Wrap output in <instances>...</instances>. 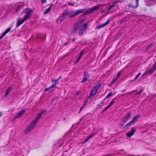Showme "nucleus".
Here are the masks:
<instances>
[{
  "instance_id": "nucleus-30",
  "label": "nucleus",
  "mask_w": 156,
  "mask_h": 156,
  "mask_svg": "<svg viewBox=\"0 0 156 156\" xmlns=\"http://www.w3.org/2000/svg\"><path fill=\"white\" fill-rule=\"evenodd\" d=\"M116 79H117V78H115L114 79V80L110 83L109 86H110L111 85H112V84H113L116 80Z\"/></svg>"
},
{
  "instance_id": "nucleus-51",
  "label": "nucleus",
  "mask_w": 156,
  "mask_h": 156,
  "mask_svg": "<svg viewBox=\"0 0 156 156\" xmlns=\"http://www.w3.org/2000/svg\"><path fill=\"white\" fill-rule=\"evenodd\" d=\"M75 38H74L73 39V40H72V41H75Z\"/></svg>"
},
{
  "instance_id": "nucleus-50",
  "label": "nucleus",
  "mask_w": 156,
  "mask_h": 156,
  "mask_svg": "<svg viewBox=\"0 0 156 156\" xmlns=\"http://www.w3.org/2000/svg\"><path fill=\"white\" fill-rule=\"evenodd\" d=\"M84 107V106H82V107H81L80 108V111H81L82 110V109Z\"/></svg>"
},
{
  "instance_id": "nucleus-17",
  "label": "nucleus",
  "mask_w": 156,
  "mask_h": 156,
  "mask_svg": "<svg viewBox=\"0 0 156 156\" xmlns=\"http://www.w3.org/2000/svg\"><path fill=\"white\" fill-rule=\"evenodd\" d=\"M11 89L12 87H9L5 91V94L4 95L5 96H6L9 94V93L11 90Z\"/></svg>"
},
{
  "instance_id": "nucleus-26",
  "label": "nucleus",
  "mask_w": 156,
  "mask_h": 156,
  "mask_svg": "<svg viewBox=\"0 0 156 156\" xmlns=\"http://www.w3.org/2000/svg\"><path fill=\"white\" fill-rule=\"evenodd\" d=\"M115 3L114 2L112 4V5H111L110 7L109 8L108 10H111V9H112V8L113 7H114L115 6Z\"/></svg>"
},
{
  "instance_id": "nucleus-45",
  "label": "nucleus",
  "mask_w": 156,
  "mask_h": 156,
  "mask_svg": "<svg viewBox=\"0 0 156 156\" xmlns=\"http://www.w3.org/2000/svg\"><path fill=\"white\" fill-rule=\"evenodd\" d=\"M82 55H80V56H79V57L78 58V59H80L81 58V57Z\"/></svg>"
},
{
  "instance_id": "nucleus-40",
  "label": "nucleus",
  "mask_w": 156,
  "mask_h": 156,
  "mask_svg": "<svg viewBox=\"0 0 156 156\" xmlns=\"http://www.w3.org/2000/svg\"><path fill=\"white\" fill-rule=\"evenodd\" d=\"M84 52L83 51V50L80 53V55H82L84 54Z\"/></svg>"
},
{
  "instance_id": "nucleus-29",
  "label": "nucleus",
  "mask_w": 156,
  "mask_h": 156,
  "mask_svg": "<svg viewBox=\"0 0 156 156\" xmlns=\"http://www.w3.org/2000/svg\"><path fill=\"white\" fill-rule=\"evenodd\" d=\"M121 35V34H118L115 37V40H117Z\"/></svg>"
},
{
  "instance_id": "nucleus-38",
  "label": "nucleus",
  "mask_w": 156,
  "mask_h": 156,
  "mask_svg": "<svg viewBox=\"0 0 156 156\" xmlns=\"http://www.w3.org/2000/svg\"><path fill=\"white\" fill-rule=\"evenodd\" d=\"M94 134V133H93L92 134H91V135L88 136V137L89 138H91Z\"/></svg>"
},
{
  "instance_id": "nucleus-11",
  "label": "nucleus",
  "mask_w": 156,
  "mask_h": 156,
  "mask_svg": "<svg viewBox=\"0 0 156 156\" xmlns=\"http://www.w3.org/2000/svg\"><path fill=\"white\" fill-rule=\"evenodd\" d=\"M105 5V4L99 5L94 6L92 8V11L94 12L95 11L99 9L101 7V6Z\"/></svg>"
},
{
  "instance_id": "nucleus-5",
  "label": "nucleus",
  "mask_w": 156,
  "mask_h": 156,
  "mask_svg": "<svg viewBox=\"0 0 156 156\" xmlns=\"http://www.w3.org/2000/svg\"><path fill=\"white\" fill-rule=\"evenodd\" d=\"M32 9L29 8H27L25 9L24 11L22 12V13L25 12L26 14L24 18L26 19H28L29 18V15L32 12Z\"/></svg>"
},
{
  "instance_id": "nucleus-60",
  "label": "nucleus",
  "mask_w": 156,
  "mask_h": 156,
  "mask_svg": "<svg viewBox=\"0 0 156 156\" xmlns=\"http://www.w3.org/2000/svg\"><path fill=\"white\" fill-rule=\"evenodd\" d=\"M136 91V90H135L134 91ZM133 92H134V91Z\"/></svg>"
},
{
  "instance_id": "nucleus-8",
  "label": "nucleus",
  "mask_w": 156,
  "mask_h": 156,
  "mask_svg": "<svg viewBox=\"0 0 156 156\" xmlns=\"http://www.w3.org/2000/svg\"><path fill=\"white\" fill-rule=\"evenodd\" d=\"M90 76L89 74L87 72H85L84 73L83 78L81 82H84L87 81Z\"/></svg>"
},
{
  "instance_id": "nucleus-46",
  "label": "nucleus",
  "mask_w": 156,
  "mask_h": 156,
  "mask_svg": "<svg viewBox=\"0 0 156 156\" xmlns=\"http://www.w3.org/2000/svg\"><path fill=\"white\" fill-rule=\"evenodd\" d=\"M79 60H80L79 59H78L77 58V60L75 62V63H77V62H78L79 61Z\"/></svg>"
},
{
  "instance_id": "nucleus-14",
  "label": "nucleus",
  "mask_w": 156,
  "mask_h": 156,
  "mask_svg": "<svg viewBox=\"0 0 156 156\" xmlns=\"http://www.w3.org/2000/svg\"><path fill=\"white\" fill-rule=\"evenodd\" d=\"M25 112V110L22 111L21 112H19L15 116V119H17L20 117Z\"/></svg>"
},
{
  "instance_id": "nucleus-49",
  "label": "nucleus",
  "mask_w": 156,
  "mask_h": 156,
  "mask_svg": "<svg viewBox=\"0 0 156 156\" xmlns=\"http://www.w3.org/2000/svg\"><path fill=\"white\" fill-rule=\"evenodd\" d=\"M2 112H0V117H1V116L2 115Z\"/></svg>"
},
{
  "instance_id": "nucleus-35",
  "label": "nucleus",
  "mask_w": 156,
  "mask_h": 156,
  "mask_svg": "<svg viewBox=\"0 0 156 156\" xmlns=\"http://www.w3.org/2000/svg\"><path fill=\"white\" fill-rule=\"evenodd\" d=\"M87 25H88L87 23H85L84 24L83 26L86 29L87 27Z\"/></svg>"
},
{
  "instance_id": "nucleus-59",
  "label": "nucleus",
  "mask_w": 156,
  "mask_h": 156,
  "mask_svg": "<svg viewBox=\"0 0 156 156\" xmlns=\"http://www.w3.org/2000/svg\"><path fill=\"white\" fill-rule=\"evenodd\" d=\"M65 119H66V118H64V120H65Z\"/></svg>"
},
{
  "instance_id": "nucleus-15",
  "label": "nucleus",
  "mask_w": 156,
  "mask_h": 156,
  "mask_svg": "<svg viewBox=\"0 0 156 156\" xmlns=\"http://www.w3.org/2000/svg\"><path fill=\"white\" fill-rule=\"evenodd\" d=\"M52 82L53 83V84L50 87L46 88L44 90L45 91H47L49 90L51 88H53L55 86L56 84V81L55 80H52Z\"/></svg>"
},
{
  "instance_id": "nucleus-10",
  "label": "nucleus",
  "mask_w": 156,
  "mask_h": 156,
  "mask_svg": "<svg viewBox=\"0 0 156 156\" xmlns=\"http://www.w3.org/2000/svg\"><path fill=\"white\" fill-rule=\"evenodd\" d=\"M68 11L67 10H65L62 13V16L60 18V20L62 21L66 17L68 14Z\"/></svg>"
},
{
  "instance_id": "nucleus-37",
  "label": "nucleus",
  "mask_w": 156,
  "mask_h": 156,
  "mask_svg": "<svg viewBox=\"0 0 156 156\" xmlns=\"http://www.w3.org/2000/svg\"><path fill=\"white\" fill-rule=\"evenodd\" d=\"M83 33V30L82 29H81L80 31L79 32V34H82Z\"/></svg>"
},
{
  "instance_id": "nucleus-32",
  "label": "nucleus",
  "mask_w": 156,
  "mask_h": 156,
  "mask_svg": "<svg viewBox=\"0 0 156 156\" xmlns=\"http://www.w3.org/2000/svg\"><path fill=\"white\" fill-rule=\"evenodd\" d=\"M143 91V89H141V90H140V91L139 92H138V93H136L135 94V95H137L140 94L141 92H142Z\"/></svg>"
},
{
  "instance_id": "nucleus-36",
  "label": "nucleus",
  "mask_w": 156,
  "mask_h": 156,
  "mask_svg": "<svg viewBox=\"0 0 156 156\" xmlns=\"http://www.w3.org/2000/svg\"><path fill=\"white\" fill-rule=\"evenodd\" d=\"M61 77H61V76H60V77H59V78H58V79H57V80H55V81H56V83H57V81H58L59 79H61Z\"/></svg>"
},
{
  "instance_id": "nucleus-13",
  "label": "nucleus",
  "mask_w": 156,
  "mask_h": 156,
  "mask_svg": "<svg viewBox=\"0 0 156 156\" xmlns=\"http://www.w3.org/2000/svg\"><path fill=\"white\" fill-rule=\"evenodd\" d=\"M27 19H25V18H24V19L21 21L20 19H19L17 21V25L16 26V27H19Z\"/></svg>"
},
{
  "instance_id": "nucleus-6",
  "label": "nucleus",
  "mask_w": 156,
  "mask_h": 156,
  "mask_svg": "<svg viewBox=\"0 0 156 156\" xmlns=\"http://www.w3.org/2000/svg\"><path fill=\"white\" fill-rule=\"evenodd\" d=\"M156 69V62H155L153 65V67L150 69L149 71H147L145 72L144 74L143 75V76L144 75H147L151 74L155 69Z\"/></svg>"
},
{
  "instance_id": "nucleus-21",
  "label": "nucleus",
  "mask_w": 156,
  "mask_h": 156,
  "mask_svg": "<svg viewBox=\"0 0 156 156\" xmlns=\"http://www.w3.org/2000/svg\"><path fill=\"white\" fill-rule=\"evenodd\" d=\"M93 12V11H92V9H91L88 10L85 13L83 14H82V15H88Z\"/></svg>"
},
{
  "instance_id": "nucleus-27",
  "label": "nucleus",
  "mask_w": 156,
  "mask_h": 156,
  "mask_svg": "<svg viewBox=\"0 0 156 156\" xmlns=\"http://www.w3.org/2000/svg\"><path fill=\"white\" fill-rule=\"evenodd\" d=\"M140 74H141L140 73H138V74L137 75V76H136V77H135V78L134 79V80H131V82H132V81H133V80H136L137 79H138V77L139 76H140Z\"/></svg>"
},
{
  "instance_id": "nucleus-33",
  "label": "nucleus",
  "mask_w": 156,
  "mask_h": 156,
  "mask_svg": "<svg viewBox=\"0 0 156 156\" xmlns=\"http://www.w3.org/2000/svg\"><path fill=\"white\" fill-rule=\"evenodd\" d=\"M84 21H85V20H84L83 19L80 20H79V22H78V23H79V24L80 23H83L84 22Z\"/></svg>"
},
{
  "instance_id": "nucleus-28",
  "label": "nucleus",
  "mask_w": 156,
  "mask_h": 156,
  "mask_svg": "<svg viewBox=\"0 0 156 156\" xmlns=\"http://www.w3.org/2000/svg\"><path fill=\"white\" fill-rule=\"evenodd\" d=\"M113 95V94L112 93H109L106 97V98H108L112 96Z\"/></svg>"
},
{
  "instance_id": "nucleus-4",
  "label": "nucleus",
  "mask_w": 156,
  "mask_h": 156,
  "mask_svg": "<svg viewBox=\"0 0 156 156\" xmlns=\"http://www.w3.org/2000/svg\"><path fill=\"white\" fill-rule=\"evenodd\" d=\"M80 25L78 23H76L73 26V30L72 31L71 34L73 35L74 34L80 27Z\"/></svg>"
},
{
  "instance_id": "nucleus-31",
  "label": "nucleus",
  "mask_w": 156,
  "mask_h": 156,
  "mask_svg": "<svg viewBox=\"0 0 156 156\" xmlns=\"http://www.w3.org/2000/svg\"><path fill=\"white\" fill-rule=\"evenodd\" d=\"M152 44H150L149 45H148L147 48H146V49L147 50H148L149 49H150V48H151V47L152 46Z\"/></svg>"
},
{
  "instance_id": "nucleus-25",
  "label": "nucleus",
  "mask_w": 156,
  "mask_h": 156,
  "mask_svg": "<svg viewBox=\"0 0 156 156\" xmlns=\"http://www.w3.org/2000/svg\"><path fill=\"white\" fill-rule=\"evenodd\" d=\"M125 122L126 121L124 120V119L121 122L120 124V127H121L124 125V124Z\"/></svg>"
},
{
  "instance_id": "nucleus-22",
  "label": "nucleus",
  "mask_w": 156,
  "mask_h": 156,
  "mask_svg": "<svg viewBox=\"0 0 156 156\" xmlns=\"http://www.w3.org/2000/svg\"><path fill=\"white\" fill-rule=\"evenodd\" d=\"M11 27H9L3 33V36H4L7 33L9 32L11 30Z\"/></svg>"
},
{
  "instance_id": "nucleus-56",
  "label": "nucleus",
  "mask_w": 156,
  "mask_h": 156,
  "mask_svg": "<svg viewBox=\"0 0 156 156\" xmlns=\"http://www.w3.org/2000/svg\"><path fill=\"white\" fill-rule=\"evenodd\" d=\"M85 103H84L83 105V106H84V107L85 106Z\"/></svg>"
},
{
  "instance_id": "nucleus-39",
  "label": "nucleus",
  "mask_w": 156,
  "mask_h": 156,
  "mask_svg": "<svg viewBox=\"0 0 156 156\" xmlns=\"http://www.w3.org/2000/svg\"><path fill=\"white\" fill-rule=\"evenodd\" d=\"M108 107L107 106V107H106L104 109V110L103 111V112H104L105 111L107 110L108 109Z\"/></svg>"
},
{
  "instance_id": "nucleus-20",
  "label": "nucleus",
  "mask_w": 156,
  "mask_h": 156,
  "mask_svg": "<svg viewBox=\"0 0 156 156\" xmlns=\"http://www.w3.org/2000/svg\"><path fill=\"white\" fill-rule=\"evenodd\" d=\"M130 112H129L127 114H126V117L124 119V120H125L126 121L128 120V119L130 118Z\"/></svg>"
},
{
  "instance_id": "nucleus-52",
  "label": "nucleus",
  "mask_w": 156,
  "mask_h": 156,
  "mask_svg": "<svg viewBox=\"0 0 156 156\" xmlns=\"http://www.w3.org/2000/svg\"><path fill=\"white\" fill-rule=\"evenodd\" d=\"M68 4L69 5H73V4H72V3H69Z\"/></svg>"
},
{
  "instance_id": "nucleus-57",
  "label": "nucleus",
  "mask_w": 156,
  "mask_h": 156,
  "mask_svg": "<svg viewBox=\"0 0 156 156\" xmlns=\"http://www.w3.org/2000/svg\"><path fill=\"white\" fill-rule=\"evenodd\" d=\"M79 94V92H77V93H76V94H77V95H78Z\"/></svg>"
},
{
  "instance_id": "nucleus-53",
  "label": "nucleus",
  "mask_w": 156,
  "mask_h": 156,
  "mask_svg": "<svg viewBox=\"0 0 156 156\" xmlns=\"http://www.w3.org/2000/svg\"><path fill=\"white\" fill-rule=\"evenodd\" d=\"M4 36H3V33L2 34V36L0 37V39H1Z\"/></svg>"
},
{
  "instance_id": "nucleus-41",
  "label": "nucleus",
  "mask_w": 156,
  "mask_h": 156,
  "mask_svg": "<svg viewBox=\"0 0 156 156\" xmlns=\"http://www.w3.org/2000/svg\"><path fill=\"white\" fill-rule=\"evenodd\" d=\"M89 138L88 137L86 139V140H85L84 141V142H86L89 139Z\"/></svg>"
},
{
  "instance_id": "nucleus-23",
  "label": "nucleus",
  "mask_w": 156,
  "mask_h": 156,
  "mask_svg": "<svg viewBox=\"0 0 156 156\" xmlns=\"http://www.w3.org/2000/svg\"><path fill=\"white\" fill-rule=\"evenodd\" d=\"M83 10L80 9L77 10L75 12V14L76 15H78V14H80L82 12Z\"/></svg>"
},
{
  "instance_id": "nucleus-2",
  "label": "nucleus",
  "mask_w": 156,
  "mask_h": 156,
  "mask_svg": "<svg viewBox=\"0 0 156 156\" xmlns=\"http://www.w3.org/2000/svg\"><path fill=\"white\" fill-rule=\"evenodd\" d=\"M36 125L32 122L29 126L27 128L24 130V133L26 134H28L34 128Z\"/></svg>"
},
{
  "instance_id": "nucleus-47",
  "label": "nucleus",
  "mask_w": 156,
  "mask_h": 156,
  "mask_svg": "<svg viewBox=\"0 0 156 156\" xmlns=\"http://www.w3.org/2000/svg\"><path fill=\"white\" fill-rule=\"evenodd\" d=\"M112 105L110 104L107 107L109 108Z\"/></svg>"
},
{
  "instance_id": "nucleus-19",
  "label": "nucleus",
  "mask_w": 156,
  "mask_h": 156,
  "mask_svg": "<svg viewBox=\"0 0 156 156\" xmlns=\"http://www.w3.org/2000/svg\"><path fill=\"white\" fill-rule=\"evenodd\" d=\"M52 5H53L51 4L50 5V6L49 8L46 9L45 10V11L44 12V14H47L49 12V11L51 9V8Z\"/></svg>"
},
{
  "instance_id": "nucleus-16",
  "label": "nucleus",
  "mask_w": 156,
  "mask_h": 156,
  "mask_svg": "<svg viewBox=\"0 0 156 156\" xmlns=\"http://www.w3.org/2000/svg\"><path fill=\"white\" fill-rule=\"evenodd\" d=\"M139 0H136V6H134L133 5L131 4L129 5H128L130 7L133 8H136L137 7H138V5H139Z\"/></svg>"
},
{
  "instance_id": "nucleus-34",
  "label": "nucleus",
  "mask_w": 156,
  "mask_h": 156,
  "mask_svg": "<svg viewBox=\"0 0 156 156\" xmlns=\"http://www.w3.org/2000/svg\"><path fill=\"white\" fill-rule=\"evenodd\" d=\"M121 74V72H120V71L118 73V74H117V76L116 77V78H117H117L118 77H119L120 75Z\"/></svg>"
},
{
  "instance_id": "nucleus-1",
  "label": "nucleus",
  "mask_w": 156,
  "mask_h": 156,
  "mask_svg": "<svg viewBox=\"0 0 156 156\" xmlns=\"http://www.w3.org/2000/svg\"><path fill=\"white\" fill-rule=\"evenodd\" d=\"M140 116L139 115H136L135 116L130 122L126 125L124 128L126 129H127L129 126L134 124L135 122L136 121L137 119L140 118Z\"/></svg>"
},
{
  "instance_id": "nucleus-24",
  "label": "nucleus",
  "mask_w": 156,
  "mask_h": 156,
  "mask_svg": "<svg viewBox=\"0 0 156 156\" xmlns=\"http://www.w3.org/2000/svg\"><path fill=\"white\" fill-rule=\"evenodd\" d=\"M22 5L19 4L18 5L17 7L16 10V12H18V11L20 10V9L22 7Z\"/></svg>"
},
{
  "instance_id": "nucleus-3",
  "label": "nucleus",
  "mask_w": 156,
  "mask_h": 156,
  "mask_svg": "<svg viewBox=\"0 0 156 156\" xmlns=\"http://www.w3.org/2000/svg\"><path fill=\"white\" fill-rule=\"evenodd\" d=\"M99 86V85L98 86H96L93 88L91 91L90 92V95L88 96L89 98H91L97 92L98 89L100 88Z\"/></svg>"
},
{
  "instance_id": "nucleus-7",
  "label": "nucleus",
  "mask_w": 156,
  "mask_h": 156,
  "mask_svg": "<svg viewBox=\"0 0 156 156\" xmlns=\"http://www.w3.org/2000/svg\"><path fill=\"white\" fill-rule=\"evenodd\" d=\"M44 111H42L41 112L39 113L37 116L35 120L33 121H32V122L35 124V125H36V123L39 119H40L43 113H44Z\"/></svg>"
},
{
  "instance_id": "nucleus-58",
  "label": "nucleus",
  "mask_w": 156,
  "mask_h": 156,
  "mask_svg": "<svg viewBox=\"0 0 156 156\" xmlns=\"http://www.w3.org/2000/svg\"><path fill=\"white\" fill-rule=\"evenodd\" d=\"M125 90H123V91H122V92H124V91H125Z\"/></svg>"
},
{
  "instance_id": "nucleus-48",
  "label": "nucleus",
  "mask_w": 156,
  "mask_h": 156,
  "mask_svg": "<svg viewBox=\"0 0 156 156\" xmlns=\"http://www.w3.org/2000/svg\"><path fill=\"white\" fill-rule=\"evenodd\" d=\"M112 105L110 104L107 107L109 108Z\"/></svg>"
},
{
  "instance_id": "nucleus-44",
  "label": "nucleus",
  "mask_w": 156,
  "mask_h": 156,
  "mask_svg": "<svg viewBox=\"0 0 156 156\" xmlns=\"http://www.w3.org/2000/svg\"><path fill=\"white\" fill-rule=\"evenodd\" d=\"M82 55H80V56H79V57L78 58V59H80L81 58V57Z\"/></svg>"
},
{
  "instance_id": "nucleus-9",
  "label": "nucleus",
  "mask_w": 156,
  "mask_h": 156,
  "mask_svg": "<svg viewBox=\"0 0 156 156\" xmlns=\"http://www.w3.org/2000/svg\"><path fill=\"white\" fill-rule=\"evenodd\" d=\"M136 131V129L134 127H133L131 129L130 132H128L127 133V135L129 137H130L132 135H133Z\"/></svg>"
},
{
  "instance_id": "nucleus-18",
  "label": "nucleus",
  "mask_w": 156,
  "mask_h": 156,
  "mask_svg": "<svg viewBox=\"0 0 156 156\" xmlns=\"http://www.w3.org/2000/svg\"><path fill=\"white\" fill-rule=\"evenodd\" d=\"M68 14L69 15V17H72L75 16H76L75 12H69V13H68Z\"/></svg>"
},
{
  "instance_id": "nucleus-12",
  "label": "nucleus",
  "mask_w": 156,
  "mask_h": 156,
  "mask_svg": "<svg viewBox=\"0 0 156 156\" xmlns=\"http://www.w3.org/2000/svg\"><path fill=\"white\" fill-rule=\"evenodd\" d=\"M110 19H108L107 21L104 24H103L99 26H98L97 27V28H98V29H100L102 27H104L105 26H106V25H107L109 23L110 21Z\"/></svg>"
},
{
  "instance_id": "nucleus-55",
  "label": "nucleus",
  "mask_w": 156,
  "mask_h": 156,
  "mask_svg": "<svg viewBox=\"0 0 156 156\" xmlns=\"http://www.w3.org/2000/svg\"><path fill=\"white\" fill-rule=\"evenodd\" d=\"M87 100H85V103H87Z\"/></svg>"
},
{
  "instance_id": "nucleus-54",
  "label": "nucleus",
  "mask_w": 156,
  "mask_h": 156,
  "mask_svg": "<svg viewBox=\"0 0 156 156\" xmlns=\"http://www.w3.org/2000/svg\"><path fill=\"white\" fill-rule=\"evenodd\" d=\"M68 44V42H66V43H65V45H67Z\"/></svg>"
},
{
  "instance_id": "nucleus-43",
  "label": "nucleus",
  "mask_w": 156,
  "mask_h": 156,
  "mask_svg": "<svg viewBox=\"0 0 156 156\" xmlns=\"http://www.w3.org/2000/svg\"><path fill=\"white\" fill-rule=\"evenodd\" d=\"M46 1V0H42V2L44 3Z\"/></svg>"
},
{
  "instance_id": "nucleus-42",
  "label": "nucleus",
  "mask_w": 156,
  "mask_h": 156,
  "mask_svg": "<svg viewBox=\"0 0 156 156\" xmlns=\"http://www.w3.org/2000/svg\"><path fill=\"white\" fill-rule=\"evenodd\" d=\"M114 100H112V101L111 102V103L110 104H111V105H112L113 104V103H114Z\"/></svg>"
}]
</instances>
